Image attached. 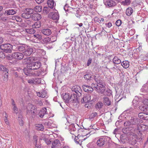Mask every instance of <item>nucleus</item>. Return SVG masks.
I'll use <instances>...</instances> for the list:
<instances>
[{"label": "nucleus", "mask_w": 148, "mask_h": 148, "mask_svg": "<svg viewBox=\"0 0 148 148\" xmlns=\"http://www.w3.org/2000/svg\"><path fill=\"white\" fill-rule=\"evenodd\" d=\"M110 138L107 136H104L99 138L97 141L96 144L99 147H102L109 142Z\"/></svg>", "instance_id": "nucleus-1"}, {"label": "nucleus", "mask_w": 148, "mask_h": 148, "mask_svg": "<svg viewBox=\"0 0 148 148\" xmlns=\"http://www.w3.org/2000/svg\"><path fill=\"white\" fill-rule=\"evenodd\" d=\"M139 119L135 117H132L129 121H126L124 123L125 126H129L130 128L134 127L136 125L139 124Z\"/></svg>", "instance_id": "nucleus-2"}, {"label": "nucleus", "mask_w": 148, "mask_h": 148, "mask_svg": "<svg viewBox=\"0 0 148 148\" xmlns=\"http://www.w3.org/2000/svg\"><path fill=\"white\" fill-rule=\"evenodd\" d=\"M34 70L31 68L30 69L28 67V64L27 66V68H25L23 70V71L25 74L27 75H35L39 76V75L42 74V72L40 71L37 72L36 73L33 72Z\"/></svg>", "instance_id": "nucleus-3"}, {"label": "nucleus", "mask_w": 148, "mask_h": 148, "mask_svg": "<svg viewBox=\"0 0 148 148\" xmlns=\"http://www.w3.org/2000/svg\"><path fill=\"white\" fill-rule=\"evenodd\" d=\"M12 47V45L9 43L3 44L0 46L1 49L5 53H11Z\"/></svg>", "instance_id": "nucleus-4"}, {"label": "nucleus", "mask_w": 148, "mask_h": 148, "mask_svg": "<svg viewBox=\"0 0 148 148\" xmlns=\"http://www.w3.org/2000/svg\"><path fill=\"white\" fill-rule=\"evenodd\" d=\"M41 65V63L40 62H33V61L31 63L28 64V68H31L34 71L39 69Z\"/></svg>", "instance_id": "nucleus-5"}, {"label": "nucleus", "mask_w": 148, "mask_h": 148, "mask_svg": "<svg viewBox=\"0 0 148 148\" xmlns=\"http://www.w3.org/2000/svg\"><path fill=\"white\" fill-rule=\"evenodd\" d=\"M129 138V140L130 143L133 145L135 144L137 142V135L133 132H130Z\"/></svg>", "instance_id": "nucleus-6"}, {"label": "nucleus", "mask_w": 148, "mask_h": 148, "mask_svg": "<svg viewBox=\"0 0 148 148\" xmlns=\"http://www.w3.org/2000/svg\"><path fill=\"white\" fill-rule=\"evenodd\" d=\"M94 79L99 86L100 87H104L105 86V82L101 78L99 77L98 75H96L94 76Z\"/></svg>", "instance_id": "nucleus-7"}, {"label": "nucleus", "mask_w": 148, "mask_h": 148, "mask_svg": "<svg viewBox=\"0 0 148 148\" xmlns=\"http://www.w3.org/2000/svg\"><path fill=\"white\" fill-rule=\"evenodd\" d=\"M72 91L75 92L77 96L80 97L82 95V90L80 86L77 85H75L71 88Z\"/></svg>", "instance_id": "nucleus-8"}, {"label": "nucleus", "mask_w": 148, "mask_h": 148, "mask_svg": "<svg viewBox=\"0 0 148 148\" xmlns=\"http://www.w3.org/2000/svg\"><path fill=\"white\" fill-rule=\"evenodd\" d=\"M11 57L14 59L20 60L23 58V54L19 52L14 53L12 54Z\"/></svg>", "instance_id": "nucleus-9"}, {"label": "nucleus", "mask_w": 148, "mask_h": 148, "mask_svg": "<svg viewBox=\"0 0 148 148\" xmlns=\"http://www.w3.org/2000/svg\"><path fill=\"white\" fill-rule=\"evenodd\" d=\"M104 3L109 7H112L116 5V3L113 0H104Z\"/></svg>", "instance_id": "nucleus-10"}, {"label": "nucleus", "mask_w": 148, "mask_h": 148, "mask_svg": "<svg viewBox=\"0 0 148 148\" xmlns=\"http://www.w3.org/2000/svg\"><path fill=\"white\" fill-rule=\"evenodd\" d=\"M50 18L54 20H58L59 19V16L58 12H51L49 14Z\"/></svg>", "instance_id": "nucleus-11"}, {"label": "nucleus", "mask_w": 148, "mask_h": 148, "mask_svg": "<svg viewBox=\"0 0 148 148\" xmlns=\"http://www.w3.org/2000/svg\"><path fill=\"white\" fill-rule=\"evenodd\" d=\"M91 100V96L89 94L84 95L81 100L82 103H88Z\"/></svg>", "instance_id": "nucleus-12"}, {"label": "nucleus", "mask_w": 148, "mask_h": 148, "mask_svg": "<svg viewBox=\"0 0 148 148\" xmlns=\"http://www.w3.org/2000/svg\"><path fill=\"white\" fill-rule=\"evenodd\" d=\"M33 52V49L30 47H27L25 50L23 52V56H30Z\"/></svg>", "instance_id": "nucleus-13"}, {"label": "nucleus", "mask_w": 148, "mask_h": 148, "mask_svg": "<svg viewBox=\"0 0 148 148\" xmlns=\"http://www.w3.org/2000/svg\"><path fill=\"white\" fill-rule=\"evenodd\" d=\"M70 102H71L72 103H74L77 102L78 101L77 95L74 93L72 94L70 96Z\"/></svg>", "instance_id": "nucleus-14"}, {"label": "nucleus", "mask_w": 148, "mask_h": 148, "mask_svg": "<svg viewBox=\"0 0 148 148\" xmlns=\"http://www.w3.org/2000/svg\"><path fill=\"white\" fill-rule=\"evenodd\" d=\"M82 88L85 92H92L93 90V89L92 87L87 85H83L82 86Z\"/></svg>", "instance_id": "nucleus-15"}, {"label": "nucleus", "mask_w": 148, "mask_h": 148, "mask_svg": "<svg viewBox=\"0 0 148 148\" xmlns=\"http://www.w3.org/2000/svg\"><path fill=\"white\" fill-rule=\"evenodd\" d=\"M66 128L69 129L70 133L73 135L74 134V132L76 131L74 124H72L69 125V128L66 127Z\"/></svg>", "instance_id": "nucleus-16"}, {"label": "nucleus", "mask_w": 148, "mask_h": 148, "mask_svg": "<svg viewBox=\"0 0 148 148\" xmlns=\"http://www.w3.org/2000/svg\"><path fill=\"white\" fill-rule=\"evenodd\" d=\"M47 114V109L46 108H43L40 110L38 113V115L40 118H42L45 114Z\"/></svg>", "instance_id": "nucleus-17"}, {"label": "nucleus", "mask_w": 148, "mask_h": 148, "mask_svg": "<svg viewBox=\"0 0 148 148\" xmlns=\"http://www.w3.org/2000/svg\"><path fill=\"white\" fill-rule=\"evenodd\" d=\"M32 18L35 21H38L41 18L42 16L40 14L35 13L32 15Z\"/></svg>", "instance_id": "nucleus-18"}, {"label": "nucleus", "mask_w": 148, "mask_h": 148, "mask_svg": "<svg viewBox=\"0 0 148 148\" xmlns=\"http://www.w3.org/2000/svg\"><path fill=\"white\" fill-rule=\"evenodd\" d=\"M60 144V141L58 139H56L52 143L51 148H58Z\"/></svg>", "instance_id": "nucleus-19"}, {"label": "nucleus", "mask_w": 148, "mask_h": 148, "mask_svg": "<svg viewBox=\"0 0 148 148\" xmlns=\"http://www.w3.org/2000/svg\"><path fill=\"white\" fill-rule=\"evenodd\" d=\"M41 32L44 35L47 36L50 35L52 33L51 30L47 28L43 29Z\"/></svg>", "instance_id": "nucleus-20"}, {"label": "nucleus", "mask_w": 148, "mask_h": 148, "mask_svg": "<svg viewBox=\"0 0 148 148\" xmlns=\"http://www.w3.org/2000/svg\"><path fill=\"white\" fill-rule=\"evenodd\" d=\"M96 86L94 87V88H95V90L98 92H100L101 93H103L105 90V88L104 87H100L99 86V88L97 87V86H99L97 84L95 85Z\"/></svg>", "instance_id": "nucleus-21"}, {"label": "nucleus", "mask_w": 148, "mask_h": 148, "mask_svg": "<svg viewBox=\"0 0 148 148\" xmlns=\"http://www.w3.org/2000/svg\"><path fill=\"white\" fill-rule=\"evenodd\" d=\"M36 109L35 107L33 105H29L27 108V114H30Z\"/></svg>", "instance_id": "nucleus-22"}, {"label": "nucleus", "mask_w": 148, "mask_h": 148, "mask_svg": "<svg viewBox=\"0 0 148 148\" xmlns=\"http://www.w3.org/2000/svg\"><path fill=\"white\" fill-rule=\"evenodd\" d=\"M63 99L66 103H69L70 101L69 94L68 93H65L63 95Z\"/></svg>", "instance_id": "nucleus-23"}, {"label": "nucleus", "mask_w": 148, "mask_h": 148, "mask_svg": "<svg viewBox=\"0 0 148 148\" xmlns=\"http://www.w3.org/2000/svg\"><path fill=\"white\" fill-rule=\"evenodd\" d=\"M17 10L14 9H10L5 11V12L8 15H12L16 13Z\"/></svg>", "instance_id": "nucleus-24"}, {"label": "nucleus", "mask_w": 148, "mask_h": 148, "mask_svg": "<svg viewBox=\"0 0 148 148\" xmlns=\"http://www.w3.org/2000/svg\"><path fill=\"white\" fill-rule=\"evenodd\" d=\"M139 108L141 110L144 112L145 113L148 114V107H147L146 106L141 105L139 106Z\"/></svg>", "instance_id": "nucleus-25"}, {"label": "nucleus", "mask_w": 148, "mask_h": 148, "mask_svg": "<svg viewBox=\"0 0 148 148\" xmlns=\"http://www.w3.org/2000/svg\"><path fill=\"white\" fill-rule=\"evenodd\" d=\"M84 77L86 81H90L93 79L92 77V75L89 73H87L84 76Z\"/></svg>", "instance_id": "nucleus-26"}, {"label": "nucleus", "mask_w": 148, "mask_h": 148, "mask_svg": "<svg viewBox=\"0 0 148 148\" xmlns=\"http://www.w3.org/2000/svg\"><path fill=\"white\" fill-rule=\"evenodd\" d=\"M33 60V58L31 57H28L25 58L23 60V62L25 63H26L28 64L31 63Z\"/></svg>", "instance_id": "nucleus-27"}, {"label": "nucleus", "mask_w": 148, "mask_h": 148, "mask_svg": "<svg viewBox=\"0 0 148 148\" xmlns=\"http://www.w3.org/2000/svg\"><path fill=\"white\" fill-rule=\"evenodd\" d=\"M112 61L113 63L116 64H118L121 62V60L117 57L116 56L114 57Z\"/></svg>", "instance_id": "nucleus-28"}, {"label": "nucleus", "mask_w": 148, "mask_h": 148, "mask_svg": "<svg viewBox=\"0 0 148 148\" xmlns=\"http://www.w3.org/2000/svg\"><path fill=\"white\" fill-rule=\"evenodd\" d=\"M37 95L39 97L44 98L46 96L47 93L46 91L44 90L41 92H37Z\"/></svg>", "instance_id": "nucleus-29"}, {"label": "nucleus", "mask_w": 148, "mask_h": 148, "mask_svg": "<svg viewBox=\"0 0 148 148\" xmlns=\"http://www.w3.org/2000/svg\"><path fill=\"white\" fill-rule=\"evenodd\" d=\"M133 10L131 7L128 8L126 10V14L128 16H130L133 13Z\"/></svg>", "instance_id": "nucleus-30"}, {"label": "nucleus", "mask_w": 148, "mask_h": 148, "mask_svg": "<svg viewBox=\"0 0 148 148\" xmlns=\"http://www.w3.org/2000/svg\"><path fill=\"white\" fill-rule=\"evenodd\" d=\"M47 4L49 8L51 9L53 8L54 5V2L53 0H48L47 2Z\"/></svg>", "instance_id": "nucleus-31"}, {"label": "nucleus", "mask_w": 148, "mask_h": 148, "mask_svg": "<svg viewBox=\"0 0 148 148\" xmlns=\"http://www.w3.org/2000/svg\"><path fill=\"white\" fill-rule=\"evenodd\" d=\"M121 65L125 69L128 68L129 66V62L127 61H125L121 63Z\"/></svg>", "instance_id": "nucleus-32"}, {"label": "nucleus", "mask_w": 148, "mask_h": 148, "mask_svg": "<svg viewBox=\"0 0 148 148\" xmlns=\"http://www.w3.org/2000/svg\"><path fill=\"white\" fill-rule=\"evenodd\" d=\"M36 129L38 130L42 131L44 129V127L42 124H37L36 125Z\"/></svg>", "instance_id": "nucleus-33"}, {"label": "nucleus", "mask_w": 148, "mask_h": 148, "mask_svg": "<svg viewBox=\"0 0 148 148\" xmlns=\"http://www.w3.org/2000/svg\"><path fill=\"white\" fill-rule=\"evenodd\" d=\"M0 70L6 72V73H8V68H7V66H3L2 65H0Z\"/></svg>", "instance_id": "nucleus-34"}, {"label": "nucleus", "mask_w": 148, "mask_h": 148, "mask_svg": "<svg viewBox=\"0 0 148 148\" xmlns=\"http://www.w3.org/2000/svg\"><path fill=\"white\" fill-rule=\"evenodd\" d=\"M103 100L104 104L105 105L109 106L110 105L111 103L108 97H104L103 98Z\"/></svg>", "instance_id": "nucleus-35"}, {"label": "nucleus", "mask_w": 148, "mask_h": 148, "mask_svg": "<svg viewBox=\"0 0 148 148\" xmlns=\"http://www.w3.org/2000/svg\"><path fill=\"white\" fill-rule=\"evenodd\" d=\"M139 132L141 131H144L147 129V126L144 125H140L139 128Z\"/></svg>", "instance_id": "nucleus-36"}, {"label": "nucleus", "mask_w": 148, "mask_h": 148, "mask_svg": "<svg viewBox=\"0 0 148 148\" xmlns=\"http://www.w3.org/2000/svg\"><path fill=\"white\" fill-rule=\"evenodd\" d=\"M41 24L40 21H38L35 22L34 24L32 25V27L33 28H36L40 27Z\"/></svg>", "instance_id": "nucleus-37"}, {"label": "nucleus", "mask_w": 148, "mask_h": 148, "mask_svg": "<svg viewBox=\"0 0 148 148\" xmlns=\"http://www.w3.org/2000/svg\"><path fill=\"white\" fill-rule=\"evenodd\" d=\"M25 31L27 33L30 34H34L36 32L35 30L33 28L30 29H26Z\"/></svg>", "instance_id": "nucleus-38"}, {"label": "nucleus", "mask_w": 148, "mask_h": 148, "mask_svg": "<svg viewBox=\"0 0 148 148\" xmlns=\"http://www.w3.org/2000/svg\"><path fill=\"white\" fill-rule=\"evenodd\" d=\"M103 105V103L101 102H99L96 104L95 107L97 109L100 110L101 108Z\"/></svg>", "instance_id": "nucleus-39"}, {"label": "nucleus", "mask_w": 148, "mask_h": 148, "mask_svg": "<svg viewBox=\"0 0 148 148\" xmlns=\"http://www.w3.org/2000/svg\"><path fill=\"white\" fill-rule=\"evenodd\" d=\"M25 11L29 15H31V14H33L34 12V10L31 8H26Z\"/></svg>", "instance_id": "nucleus-40"}, {"label": "nucleus", "mask_w": 148, "mask_h": 148, "mask_svg": "<svg viewBox=\"0 0 148 148\" xmlns=\"http://www.w3.org/2000/svg\"><path fill=\"white\" fill-rule=\"evenodd\" d=\"M34 11L36 12H40L42 10V6H36L34 8Z\"/></svg>", "instance_id": "nucleus-41"}, {"label": "nucleus", "mask_w": 148, "mask_h": 148, "mask_svg": "<svg viewBox=\"0 0 148 148\" xmlns=\"http://www.w3.org/2000/svg\"><path fill=\"white\" fill-rule=\"evenodd\" d=\"M27 47L23 45H21L17 46V48L20 51H25Z\"/></svg>", "instance_id": "nucleus-42"}, {"label": "nucleus", "mask_w": 148, "mask_h": 148, "mask_svg": "<svg viewBox=\"0 0 148 148\" xmlns=\"http://www.w3.org/2000/svg\"><path fill=\"white\" fill-rule=\"evenodd\" d=\"M140 128V125L138 124V125H136V126L135 127H134V128L133 127L131 128H132V130H133L135 132H138V131L139 132Z\"/></svg>", "instance_id": "nucleus-43"}, {"label": "nucleus", "mask_w": 148, "mask_h": 148, "mask_svg": "<svg viewBox=\"0 0 148 148\" xmlns=\"http://www.w3.org/2000/svg\"><path fill=\"white\" fill-rule=\"evenodd\" d=\"M130 3L131 1L130 0H125L122 1L121 2V4L124 5H129L130 4Z\"/></svg>", "instance_id": "nucleus-44"}, {"label": "nucleus", "mask_w": 148, "mask_h": 148, "mask_svg": "<svg viewBox=\"0 0 148 148\" xmlns=\"http://www.w3.org/2000/svg\"><path fill=\"white\" fill-rule=\"evenodd\" d=\"M50 11L49 8L47 7H44L43 10V13L45 14H47Z\"/></svg>", "instance_id": "nucleus-45"}, {"label": "nucleus", "mask_w": 148, "mask_h": 148, "mask_svg": "<svg viewBox=\"0 0 148 148\" xmlns=\"http://www.w3.org/2000/svg\"><path fill=\"white\" fill-rule=\"evenodd\" d=\"M130 128H123L122 130V132H123L125 134H127L128 133H129V130H132V128L130 129Z\"/></svg>", "instance_id": "nucleus-46"}, {"label": "nucleus", "mask_w": 148, "mask_h": 148, "mask_svg": "<svg viewBox=\"0 0 148 148\" xmlns=\"http://www.w3.org/2000/svg\"><path fill=\"white\" fill-rule=\"evenodd\" d=\"M34 84H38L41 83V79L40 78H34Z\"/></svg>", "instance_id": "nucleus-47"}, {"label": "nucleus", "mask_w": 148, "mask_h": 148, "mask_svg": "<svg viewBox=\"0 0 148 148\" xmlns=\"http://www.w3.org/2000/svg\"><path fill=\"white\" fill-rule=\"evenodd\" d=\"M36 109H35L32 112H31V115L32 116L33 118H35L36 116Z\"/></svg>", "instance_id": "nucleus-48"}, {"label": "nucleus", "mask_w": 148, "mask_h": 148, "mask_svg": "<svg viewBox=\"0 0 148 148\" xmlns=\"http://www.w3.org/2000/svg\"><path fill=\"white\" fill-rule=\"evenodd\" d=\"M51 40L50 38L49 37H47L45 38L42 40V41L43 42V43H47L49 42Z\"/></svg>", "instance_id": "nucleus-49"}, {"label": "nucleus", "mask_w": 148, "mask_h": 148, "mask_svg": "<svg viewBox=\"0 0 148 148\" xmlns=\"http://www.w3.org/2000/svg\"><path fill=\"white\" fill-rule=\"evenodd\" d=\"M3 80L4 81L7 82L8 79V73H5L3 77Z\"/></svg>", "instance_id": "nucleus-50"}, {"label": "nucleus", "mask_w": 148, "mask_h": 148, "mask_svg": "<svg viewBox=\"0 0 148 148\" xmlns=\"http://www.w3.org/2000/svg\"><path fill=\"white\" fill-rule=\"evenodd\" d=\"M13 113H15L16 114L18 113V108L16 106L13 107Z\"/></svg>", "instance_id": "nucleus-51"}, {"label": "nucleus", "mask_w": 148, "mask_h": 148, "mask_svg": "<svg viewBox=\"0 0 148 148\" xmlns=\"http://www.w3.org/2000/svg\"><path fill=\"white\" fill-rule=\"evenodd\" d=\"M42 138L47 145H49L51 143V141H50L49 139L45 138H43V137Z\"/></svg>", "instance_id": "nucleus-52"}, {"label": "nucleus", "mask_w": 148, "mask_h": 148, "mask_svg": "<svg viewBox=\"0 0 148 148\" xmlns=\"http://www.w3.org/2000/svg\"><path fill=\"white\" fill-rule=\"evenodd\" d=\"M140 90L142 92H145L147 90V87L146 86H143Z\"/></svg>", "instance_id": "nucleus-53"}, {"label": "nucleus", "mask_w": 148, "mask_h": 148, "mask_svg": "<svg viewBox=\"0 0 148 148\" xmlns=\"http://www.w3.org/2000/svg\"><path fill=\"white\" fill-rule=\"evenodd\" d=\"M145 113L143 112H140L138 114V117L141 119H143L144 118V115Z\"/></svg>", "instance_id": "nucleus-54"}, {"label": "nucleus", "mask_w": 148, "mask_h": 148, "mask_svg": "<svg viewBox=\"0 0 148 148\" xmlns=\"http://www.w3.org/2000/svg\"><path fill=\"white\" fill-rule=\"evenodd\" d=\"M34 37L38 39H42V36L41 35L38 34H34Z\"/></svg>", "instance_id": "nucleus-55"}, {"label": "nucleus", "mask_w": 148, "mask_h": 148, "mask_svg": "<svg viewBox=\"0 0 148 148\" xmlns=\"http://www.w3.org/2000/svg\"><path fill=\"white\" fill-rule=\"evenodd\" d=\"M144 105H145V106H148V99H145L143 101V102Z\"/></svg>", "instance_id": "nucleus-56"}, {"label": "nucleus", "mask_w": 148, "mask_h": 148, "mask_svg": "<svg viewBox=\"0 0 148 148\" xmlns=\"http://www.w3.org/2000/svg\"><path fill=\"white\" fill-rule=\"evenodd\" d=\"M121 24V21L120 20H117L116 22V24L117 26H119Z\"/></svg>", "instance_id": "nucleus-57"}, {"label": "nucleus", "mask_w": 148, "mask_h": 148, "mask_svg": "<svg viewBox=\"0 0 148 148\" xmlns=\"http://www.w3.org/2000/svg\"><path fill=\"white\" fill-rule=\"evenodd\" d=\"M81 136H75V141L76 143L77 142V141L79 139H80V138H81Z\"/></svg>", "instance_id": "nucleus-58"}, {"label": "nucleus", "mask_w": 148, "mask_h": 148, "mask_svg": "<svg viewBox=\"0 0 148 148\" xmlns=\"http://www.w3.org/2000/svg\"><path fill=\"white\" fill-rule=\"evenodd\" d=\"M21 16L22 17L25 18H29V16H27V15L26 14L25 12L22 14Z\"/></svg>", "instance_id": "nucleus-59"}, {"label": "nucleus", "mask_w": 148, "mask_h": 148, "mask_svg": "<svg viewBox=\"0 0 148 148\" xmlns=\"http://www.w3.org/2000/svg\"><path fill=\"white\" fill-rule=\"evenodd\" d=\"M28 82L30 84H34V78L32 79H30L28 80Z\"/></svg>", "instance_id": "nucleus-60"}, {"label": "nucleus", "mask_w": 148, "mask_h": 148, "mask_svg": "<svg viewBox=\"0 0 148 148\" xmlns=\"http://www.w3.org/2000/svg\"><path fill=\"white\" fill-rule=\"evenodd\" d=\"M97 115V112H94L91 114L90 117L91 118H93L96 117Z\"/></svg>", "instance_id": "nucleus-61"}, {"label": "nucleus", "mask_w": 148, "mask_h": 148, "mask_svg": "<svg viewBox=\"0 0 148 148\" xmlns=\"http://www.w3.org/2000/svg\"><path fill=\"white\" fill-rule=\"evenodd\" d=\"M15 19L17 22H21L22 21V19L21 17L17 16L15 18Z\"/></svg>", "instance_id": "nucleus-62"}, {"label": "nucleus", "mask_w": 148, "mask_h": 148, "mask_svg": "<svg viewBox=\"0 0 148 148\" xmlns=\"http://www.w3.org/2000/svg\"><path fill=\"white\" fill-rule=\"evenodd\" d=\"M143 120H148V114H145Z\"/></svg>", "instance_id": "nucleus-63"}, {"label": "nucleus", "mask_w": 148, "mask_h": 148, "mask_svg": "<svg viewBox=\"0 0 148 148\" xmlns=\"http://www.w3.org/2000/svg\"><path fill=\"white\" fill-rule=\"evenodd\" d=\"M19 123L20 125L22 126L23 125V121L22 119H18Z\"/></svg>", "instance_id": "nucleus-64"}]
</instances>
